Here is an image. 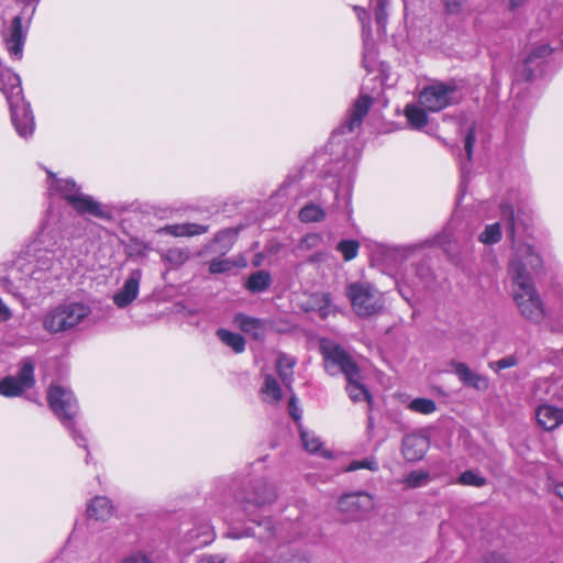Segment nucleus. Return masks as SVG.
<instances>
[{
    "label": "nucleus",
    "mask_w": 563,
    "mask_h": 563,
    "mask_svg": "<svg viewBox=\"0 0 563 563\" xmlns=\"http://www.w3.org/2000/svg\"><path fill=\"white\" fill-rule=\"evenodd\" d=\"M67 254L60 221L49 207L35 238L13 261L8 274L0 277V287L22 300L27 292L57 279L71 265Z\"/></svg>",
    "instance_id": "obj_1"
},
{
    "label": "nucleus",
    "mask_w": 563,
    "mask_h": 563,
    "mask_svg": "<svg viewBox=\"0 0 563 563\" xmlns=\"http://www.w3.org/2000/svg\"><path fill=\"white\" fill-rule=\"evenodd\" d=\"M500 216L514 249V257L508 267L514 301L525 319L539 323L545 318L547 312L532 282V275L542 268V258L529 243L519 240V228L512 206L501 203Z\"/></svg>",
    "instance_id": "obj_2"
},
{
    "label": "nucleus",
    "mask_w": 563,
    "mask_h": 563,
    "mask_svg": "<svg viewBox=\"0 0 563 563\" xmlns=\"http://www.w3.org/2000/svg\"><path fill=\"white\" fill-rule=\"evenodd\" d=\"M277 498L275 486L269 484L265 478L251 479L246 486H244L235 496L236 506L243 511L253 522V527L245 530L244 533L235 532L231 530L228 532V537L233 539H240L242 537H254L258 538L263 542H268L275 538H282L285 540L295 539L306 534L302 527V521L296 520L287 523H282L278 530L273 525L269 518L262 521L257 520L256 512L273 504Z\"/></svg>",
    "instance_id": "obj_3"
},
{
    "label": "nucleus",
    "mask_w": 563,
    "mask_h": 563,
    "mask_svg": "<svg viewBox=\"0 0 563 563\" xmlns=\"http://www.w3.org/2000/svg\"><path fill=\"white\" fill-rule=\"evenodd\" d=\"M321 352L324 357L325 368L329 374H344L346 378V391L352 401L362 400L372 404V395L361 383L362 376L358 365L340 345L324 341L321 343Z\"/></svg>",
    "instance_id": "obj_4"
},
{
    "label": "nucleus",
    "mask_w": 563,
    "mask_h": 563,
    "mask_svg": "<svg viewBox=\"0 0 563 563\" xmlns=\"http://www.w3.org/2000/svg\"><path fill=\"white\" fill-rule=\"evenodd\" d=\"M0 81L2 84L1 89L10 107L11 121L16 133L23 139L32 136L35 129L34 117L30 103L23 98L19 75L9 69L0 71Z\"/></svg>",
    "instance_id": "obj_5"
},
{
    "label": "nucleus",
    "mask_w": 563,
    "mask_h": 563,
    "mask_svg": "<svg viewBox=\"0 0 563 563\" xmlns=\"http://www.w3.org/2000/svg\"><path fill=\"white\" fill-rule=\"evenodd\" d=\"M51 178L48 194L51 197L59 195L79 214L91 216L98 219L109 218L108 212L91 196L81 192L73 179L56 178L48 173Z\"/></svg>",
    "instance_id": "obj_6"
},
{
    "label": "nucleus",
    "mask_w": 563,
    "mask_h": 563,
    "mask_svg": "<svg viewBox=\"0 0 563 563\" xmlns=\"http://www.w3.org/2000/svg\"><path fill=\"white\" fill-rule=\"evenodd\" d=\"M47 400L53 412L70 432L73 440L78 446L87 450V439L75 422L78 415V404L73 391L59 385H52L48 389Z\"/></svg>",
    "instance_id": "obj_7"
},
{
    "label": "nucleus",
    "mask_w": 563,
    "mask_h": 563,
    "mask_svg": "<svg viewBox=\"0 0 563 563\" xmlns=\"http://www.w3.org/2000/svg\"><path fill=\"white\" fill-rule=\"evenodd\" d=\"M90 313V308L79 302H63L49 308L42 318L43 329L57 334L76 328Z\"/></svg>",
    "instance_id": "obj_8"
},
{
    "label": "nucleus",
    "mask_w": 563,
    "mask_h": 563,
    "mask_svg": "<svg viewBox=\"0 0 563 563\" xmlns=\"http://www.w3.org/2000/svg\"><path fill=\"white\" fill-rule=\"evenodd\" d=\"M353 311L360 317L378 313L384 306L382 294L368 282H353L345 288Z\"/></svg>",
    "instance_id": "obj_9"
},
{
    "label": "nucleus",
    "mask_w": 563,
    "mask_h": 563,
    "mask_svg": "<svg viewBox=\"0 0 563 563\" xmlns=\"http://www.w3.org/2000/svg\"><path fill=\"white\" fill-rule=\"evenodd\" d=\"M460 100L461 93L454 80L433 81L419 93V104L430 112L441 111Z\"/></svg>",
    "instance_id": "obj_10"
},
{
    "label": "nucleus",
    "mask_w": 563,
    "mask_h": 563,
    "mask_svg": "<svg viewBox=\"0 0 563 563\" xmlns=\"http://www.w3.org/2000/svg\"><path fill=\"white\" fill-rule=\"evenodd\" d=\"M481 563H554L548 550L542 545L531 544L515 556L505 551H493L483 556Z\"/></svg>",
    "instance_id": "obj_11"
},
{
    "label": "nucleus",
    "mask_w": 563,
    "mask_h": 563,
    "mask_svg": "<svg viewBox=\"0 0 563 563\" xmlns=\"http://www.w3.org/2000/svg\"><path fill=\"white\" fill-rule=\"evenodd\" d=\"M33 385L34 365L29 358H24L16 376H8L0 382V394L4 397H16Z\"/></svg>",
    "instance_id": "obj_12"
},
{
    "label": "nucleus",
    "mask_w": 563,
    "mask_h": 563,
    "mask_svg": "<svg viewBox=\"0 0 563 563\" xmlns=\"http://www.w3.org/2000/svg\"><path fill=\"white\" fill-rule=\"evenodd\" d=\"M29 23L23 26L22 18L12 19L9 27L3 32V41L10 57L20 60L23 57V48L26 40Z\"/></svg>",
    "instance_id": "obj_13"
},
{
    "label": "nucleus",
    "mask_w": 563,
    "mask_h": 563,
    "mask_svg": "<svg viewBox=\"0 0 563 563\" xmlns=\"http://www.w3.org/2000/svg\"><path fill=\"white\" fill-rule=\"evenodd\" d=\"M374 507L373 498L364 492L343 495L339 500V508L351 519H361Z\"/></svg>",
    "instance_id": "obj_14"
},
{
    "label": "nucleus",
    "mask_w": 563,
    "mask_h": 563,
    "mask_svg": "<svg viewBox=\"0 0 563 563\" xmlns=\"http://www.w3.org/2000/svg\"><path fill=\"white\" fill-rule=\"evenodd\" d=\"M551 53L552 48L548 44H540L533 47L518 70L517 79L529 81L536 78L537 73L542 71L543 63Z\"/></svg>",
    "instance_id": "obj_15"
},
{
    "label": "nucleus",
    "mask_w": 563,
    "mask_h": 563,
    "mask_svg": "<svg viewBox=\"0 0 563 563\" xmlns=\"http://www.w3.org/2000/svg\"><path fill=\"white\" fill-rule=\"evenodd\" d=\"M372 106V98L368 96H361L354 103L353 108L351 109L347 118L344 122H342L332 133L331 140L332 142L335 141V139L339 135H343L345 133H351L354 131L355 128H358L364 117L367 114L369 108Z\"/></svg>",
    "instance_id": "obj_16"
},
{
    "label": "nucleus",
    "mask_w": 563,
    "mask_h": 563,
    "mask_svg": "<svg viewBox=\"0 0 563 563\" xmlns=\"http://www.w3.org/2000/svg\"><path fill=\"white\" fill-rule=\"evenodd\" d=\"M354 11L358 18V21L362 24V35L364 43V53H363V66L366 70L373 71L374 62H375V49L374 43L371 37V19L368 12L358 5H355Z\"/></svg>",
    "instance_id": "obj_17"
},
{
    "label": "nucleus",
    "mask_w": 563,
    "mask_h": 563,
    "mask_svg": "<svg viewBox=\"0 0 563 563\" xmlns=\"http://www.w3.org/2000/svg\"><path fill=\"white\" fill-rule=\"evenodd\" d=\"M142 275V271L140 268H135L130 272L122 288L112 297V300L118 308H125L136 299L140 291Z\"/></svg>",
    "instance_id": "obj_18"
},
{
    "label": "nucleus",
    "mask_w": 563,
    "mask_h": 563,
    "mask_svg": "<svg viewBox=\"0 0 563 563\" xmlns=\"http://www.w3.org/2000/svg\"><path fill=\"white\" fill-rule=\"evenodd\" d=\"M452 372L459 377L463 385L476 390H486L488 388L487 377L473 372L467 364L457 361H451Z\"/></svg>",
    "instance_id": "obj_19"
},
{
    "label": "nucleus",
    "mask_w": 563,
    "mask_h": 563,
    "mask_svg": "<svg viewBox=\"0 0 563 563\" xmlns=\"http://www.w3.org/2000/svg\"><path fill=\"white\" fill-rule=\"evenodd\" d=\"M429 448L426 438L410 434L402 440V455L409 462H417L423 459Z\"/></svg>",
    "instance_id": "obj_20"
},
{
    "label": "nucleus",
    "mask_w": 563,
    "mask_h": 563,
    "mask_svg": "<svg viewBox=\"0 0 563 563\" xmlns=\"http://www.w3.org/2000/svg\"><path fill=\"white\" fill-rule=\"evenodd\" d=\"M233 323L244 333L251 335L255 340H263L266 334L265 321L246 316L244 313H236L233 318Z\"/></svg>",
    "instance_id": "obj_21"
},
{
    "label": "nucleus",
    "mask_w": 563,
    "mask_h": 563,
    "mask_svg": "<svg viewBox=\"0 0 563 563\" xmlns=\"http://www.w3.org/2000/svg\"><path fill=\"white\" fill-rule=\"evenodd\" d=\"M536 418L541 428L552 431L563 423V409L551 405H540L536 410Z\"/></svg>",
    "instance_id": "obj_22"
},
{
    "label": "nucleus",
    "mask_w": 563,
    "mask_h": 563,
    "mask_svg": "<svg viewBox=\"0 0 563 563\" xmlns=\"http://www.w3.org/2000/svg\"><path fill=\"white\" fill-rule=\"evenodd\" d=\"M113 510L112 503L104 496H96L87 505V514L96 520H107Z\"/></svg>",
    "instance_id": "obj_23"
},
{
    "label": "nucleus",
    "mask_w": 563,
    "mask_h": 563,
    "mask_svg": "<svg viewBox=\"0 0 563 563\" xmlns=\"http://www.w3.org/2000/svg\"><path fill=\"white\" fill-rule=\"evenodd\" d=\"M271 284V274L266 271H257L249 276L245 288L253 294H257L265 291Z\"/></svg>",
    "instance_id": "obj_24"
},
{
    "label": "nucleus",
    "mask_w": 563,
    "mask_h": 563,
    "mask_svg": "<svg viewBox=\"0 0 563 563\" xmlns=\"http://www.w3.org/2000/svg\"><path fill=\"white\" fill-rule=\"evenodd\" d=\"M426 109L419 104H407L405 109V115L408 120V123L413 129H421L428 123V115L426 113Z\"/></svg>",
    "instance_id": "obj_25"
},
{
    "label": "nucleus",
    "mask_w": 563,
    "mask_h": 563,
    "mask_svg": "<svg viewBox=\"0 0 563 563\" xmlns=\"http://www.w3.org/2000/svg\"><path fill=\"white\" fill-rule=\"evenodd\" d=\"M214 534L209 523H203L199 528L189 531V541L195 542L194 548L205 547L213 541Z\"/></svg>",
    "instance_id": "obj_26"
},
{
    "label": "nucleus",
    "mask_w": 563,
    "mask_h": 563,
    "mask_svg": "<svg viewBox=\"0 0 563 563\" xmlns=\"http://www.w3.org/2000/svg\"><path fill=\"white\" fill-rule=\"evenodd\" d=\"M217 336L223 344L231 347L235 353H242L245 350V340L239 333H234L225 329H219L217 331Z\"/></svg>",
    "instance_id": "obj_27"
},
{
    "label": "nucleus",
    "mask_w": 563,
    "mask_h": 563,
    "mask_svg": "<svg viewBox=\"0 0 563 563\" xmlns=\"http://www.w3.org/2000/svg\"><path fill=\"white\" fill-rule=\"evenodd\" d=\"M295 364L294 357L286 354H282L277 358L278 375L287 387H289L292 382V368Z\"/></svg>",
    "instance_id": "obj_28"
},
{
    "label": "nucleus",
    "mask_w": 563,
    "mask_h": 563,
    "mask_svg": "<svg viewBox=\"0 0 563 563\" xmlns=\"http://www.w3.org/2000/svg\"><path fill=\"white\" fill-rule=\"evenodd\" d=\"M276 563H310L307 554L294 548L280 549Z\"/></svg>",
    "instance_id": "obj_29"
},
{
    "label": "nucleus",
    "mask_w": 563,
    "mask_h": 563,
    "mask_svg": "<svg viewBox=\"0 0 563 563\" xmlns=\"http://www.w3.org/2000/svg\"><path fill=\"white\" fill-rule=\"evenodd\" d=\"M266 401H278L282 398V389L278 382L272 375H266L261 388Z\"/></svg>",
    "instance_id": "obj_30"
},
{
    "label": "nucleus",
    "mask_w": 563,
    "mask_h": 563,
    "mask_svg": "<svg viewBox=\"0 0 563 563\" xmlns=\"http://www.w3.org/2000/svg\"><path fill=\"white\" fill-rule=\"evenodd\" d=\"M503 236L499 222L487 224L478 235V241L485 245H493L500 241Z\"/></svg>",
    "instance_id": "obj_31"
},
{
    "label": "nucleus",
    "mask_w": 563,
    "mask_h": 563,
    "mask_svg": "<svg viewBox=\"0 0 563 563\" xmlns=\"http://www.w3.org/2000/svg\"><path fill=\"white\" fill-rule=\"evenodd\" d=\"M313 308L321 318H327L333 310L332 298L329 292H319L312 296Z\"/></svg>",
    "instance_id": "obj_32"
},
{
    "label": "nucleus",
    "mask_w": 563,
    "mask_h": 563,
    "mask_svg": "<svg viewBox=\"0 0 563 563\" xmlns=\"http://www.w3.org/2000/svg\"><path fill=\"white\" fill-rule=\"evenodd\" d=\"M300 438L303 448L310 452V453H318L320 452L321 455L325 456L328 455L327 451H321L322 443L318 437L314 435V433L300 430Z\"/></svg>",
    "instance_id": "obj_33"
},
{
    "label": "nucleus",
    "mask_w": 563,
    "mask_h": 563,
    "mask_svg": "<svg viewBox=\"0 0 563 563\" xmlns=\"http://www.w3.org/2000/svg\"><path fill=\"white\" fill-rule=\"evenodd\" d=\"M324 217H325L324 210L321 207L313 205V203H309V205L305 206L303 208H301V210L299 212V219L302 222H307V223L321 221L324 219Z\"/></svg>",
    "instance_id": "obj_34"
},
{
    "label": "nucleus",
    "mask_w": 563,
    "mask_h": 563,
    "mask_svg": "<svg viewBox=\"0 0 563 563\" xmlns=\"http://www.w3.org/2000/svg\"><path fill=\"white\" fill-rule=\"evenodd\" d=\"M475 140H476V136H475L474 129L471 128L464 139V152H465L466 162L461 161V173H462L463 177H465V174L470 172L468 165L472 159Z\"/></svg>",
    "instance_id": "obj_35"
},
{
    "label": "nucleus",
    "mask_w": 563,
    "mask_h": 563,
    "mask_svg": "<svg viewBox=\"0 0 563 563\" xmlns=\"http://www.w3.org/2000/svg\"><path fill=\"white\" fill-rule=\"evenodd\" d=\"M412 271L415 273V276H408L406 280L410 286L416 287L419 286L420 284H427L431 277L430 268L426 264H419L415 266Z\"/></svg>",
    "instance_id": "obj_36"
},
{
    "label": "nucleus",
    "mask_w": 563,
    "mask_h": 563,
    "mask_svg": "<svg viewBox=\"0 0 563 563\" xmlns=\"http://www.w3.org/2000/svg\"><path fill=\"white\" fill-rule=\"evenodd\" d=\"M165 260L174 267H179L189 260V251L186 249H169L165 254Z\"/></svg>",
    "instance_id": "obj_37"
},
{
    "label": "nucleus",
    "mask_w": 563,
    "mask_h": 563,
    "mask_svg": "<svg viewBox=\"0 0 563 563\" xmlns=\"http://www.w3.org/2000/svg\"><path fill=\"white\" fill-rule=\"evenodd\" d=\"M456 483L463 486L483 487L486 484V478L479 473L465 471L460 475Z\"/></svg>",
    "instance_id": "obj_38"
},
{
    "label": "nucleus",
    "mask_w": 563,
    "mask_h": 563,
    "mask_svg": "<svg viewBox=\"0 0 563 563\" xmlns=\"http://www.w3.org/2000/svg\"><path fill=\"white\" fill-rule=\"evenodd\" d=\"M409 409L419 413L430 415L435 411L437 405L429 398H416L410 401Z\"/></svg>",
    "instance_id": "obj_39"
},
{
    "label": "nucleus",
    "mask_w": 563,
    "mask_h": 563,
    "mask_svg": "<svg viewBox=\"0 0 563 563\" xmlns=\"http://www.w3.org/2000/svg\"><path fill=\"white\" fill-rule=\"evenodd\" d=\"M429 478L430 475L426 471H412L404 478V483L409 488H417L424 486Z\"/></svg>",
    "instance_id": "obj_40"
},
{
    "label": "nucleus",
    "mask_w": 563,
    "mask_h": 563,
    "mask_svg": "<svg viewBox=\"0 0 563 563\" xmlns=\"http://www.w3.org/2000/svg\"><path fill=\"white\" fill-rule=\"evenodd\" d=\"M360 249V243L355 240H342L336 250L343 255L345 261H351L356 257Z\"/></svg>",
    "instance_id": "obj_41"
},
{
    "label": "nucleus",
    "mask_w": 563,
    "mask_h": 563,
    "mask_svg": "<svg viewBox=\"0 0 563 563\" xmlns=\"http://www.w3.org/2000/svg\"><path fill=\"white\" fill-rule=\"evenodd\" d=\"M361 468H366L369 471H377L378 463L375 457H366L362 461H352L345 468L346 472H354Z\"/></svg>",
    "instance_id": "obj_42"
},
{
    "label": "nucleus",
    "mask_w": 563,
    "mask_h": 563,
    "mask_svg": "<svg viewBox=\"0 0 563 563\" xmlns=\"http://www.w3.org/2000/svg\"><path fill=\"white\" fill-rule=\"evenodd\" d=\"M233 267V262L229 258H213L209 264L211 274H221L229 272Z\"/></svg>",
    "instance_id": "obj_43"
},
{
    "label": "nucleus",
    "mask_w": 563,
    "mask_h": 563,
    "mask_svg": "<svg viewBox=\"0 0 563 563\" xmlns=\"http://www.w3.org/2000/svg\"><path fill=\"white\" fill-rule=\"evenodd\" d=\"M517 364H518V358L515 355H508L498 361L490 362L489 367L496 372H499L501 369L516 366Z\"/></svg>",
    "instance_id": "obj_44"
},
{
    "label": "nucleus",
    "mask_w": 563,
    "mask_h": 563,
    "mask_svg": "<svg viewBox=\"0 0 563 563\" xmlns=\"http://www.w3.org/2000/svg\"><path fill=\"white\" fill-rule=\"evenodd\" d=\"M376 2V22L379 27L385 26L387 0H375Z\"/></svg>",
    "instance_id": "obj_45"
},
{
    "label": "nucleus",
    "mask_w": 563,
    "mask_h": 563,
    "mask_svg": "<svg viewBox=\"0 0 563 563\" xmlns=\"http://www.w3.org/2000/svg\"><path fill=\"white\" fill-rule=\"evenodd\" d=\"M184 229L186 231V236H194L206 233L208 231V225L198 223H184Z\"/></svg>",
    "instance_id": "obj_46"
},
{
    "label": "nucleus",
    "mask_w": 563,
    "mask_h": 563,
    "mask_svg": "<svg viewBox=\"0 0 563 563\" xmlns=\"http://www.w3.org/2000/svg\"><path fill=\"white\" fill-rule=\"evenodd\" d=\"M159 232L168 234V235H173V236H186V231L184 229V223L183 224L165 225L164 228H162L159 230Z\"/></svg>",
    "instance_id": "obj_47"
},
{
    "label": "nucleus",
    "mask_w": 563,
    "mask_h": 563,
    "mask_svg": "<svg viewBox=\"0 0 563 563\" xmlns=\"http://www.w3.org/2000/svg\"><path fill=\"white\" fill-rule=\"evenodd\" d=\"M464 1L465 0H443L446 10L450 13H457L461 10Z\"/></svg>",
    "instance_id": "obj_48"
},
{
    "label": "nucleus",
    "mask_w": 563,
    "mask_h": 563,
    "mask_svg": "<svg viewBox=\"0 0 563 563\" xmlns=\"http://www.w3.org/2000/svg\"><path fill=\"white\" fill-rule=\"evenodd\" d=\"M122 563H152L150 559L141 553L132 554L126 558Z\"/></svg>",
    "instance_id": "obj_49"
},
{
    "label": "nucleus",
    "mask_w": 563,
    "mask_h": 563,
    "mask_svg": "<svg viewBox=\"0 0 563 563\" xmlns=\"http://www.w3.org/2000/svg\"><path fill=\"white\" fill-rule=\"evenodd\" d=\"M197 563H224V559L219 554L202 555Z\"/></svg>",
    "instance_id": "obj_50"
},
{
    "label": "nucleus",
    "mask_w": 563,
    "mask_h": 563,
    "mask_svg": "<svg viewBox=\"0 0 563 563\" xmlns=\"http://www.w3.org/2000/svg\"><path fill=\"white\" fill-rule=\"evenodd\" d=\"M289 412L296 421H298L300 419V415L298 413V408L296 407V398L295 397H291L289 400Z\"/></svg>",
    "instance_id": "obj_51"
},
{
    "label": "nucleus",
    "mask_w": 563,
    "mask_h": 563,
    "mask_svg": "<svg viewBox=\"0 0 563 563\" xmlns=\"http://www.w3.org/2000/svg\"><path fill=\"white\" fill-rule=\"evenodd\" d=\"M235 233L231 230H225V231H221L217 234L216 236V241H221V240H224L227 238L231 239L233 238Z\"/></svg>",
    "instance_id": "obj_52"
},
{
    "label": "nucleus",
    "mask_w": 563,
    "mask_h": 563,
    "mask_svg": "<svg viewBox=\"0 0 563 563\" xmlns=\"http://www.w3.org/2000/svg\"><path fill=\"white\" fill-rule=\"evenodd\" d=\"M550 387H553V384L550 383L548 379H540L537 382L538 389L544 388L547 391H549Z\"/></svg>",
    "instance_id": "obj_53"
},
{
    "label": "nucleus",
    "mask_w": 563,
    "mask_h": 563,
    "mask_svg": "<svg viewBox=\"0 0 563 563\" xmlns=\"http://www.w3.org/2000/svg\"><path fill=\"white\" fill-rule=\"evenodd\" d=\"M319 240V236L316 234H310L303 238L302 243L308 244L309 246L313 245Z\"/></svg>",
    "instance_id": "obj_54"
},
{
    "label": "nucleus",
    "mask_w": 563,
    "mask_h": 563,
    "mask_svg": "<svg viewBox=\"0 0 563 563\" xmlns=\"http://www.w3.org/2000/svg\"><path fill=\"white\" fill-rule=\"evenodd\" d=\"M553 492L563 500V483L554 485Z\"/></svg>",
    "instance_id": "obj_55"
},
{
    "label": "nucleus",
    "mask_w": 563,
    "mask_h": 563,
    "mask_svg": "<svg viewBox=\"0 0 563 563\" xmlns=\"http://www.w3.org/2000/svg\"><path fill=\"white\" fill-rule=\"evenodd\" d=\"M290 187V183L288 180H286L282 187L279 188L278 192H277V196H284L286 195V190Z\"/></svg>",
    "instance_id": "obj_56"
},
{
    "label": "nucleus",
    "mask_w": 563,
    "mask_h": 563,
    "mask_svg": "<svg viewBox=\"0 0 563 563\" xmlns=\"http://www.w3.org/2000/svg\"><path fill=\"white\" fill-rule=\"evenodd\" d=\"M251 563H266V556L257 555L254 559H252Z\"/></svg>",
    "instance_id": "obj_57"
},
{
    "label": "nucleus",
    "mask_w": 563,
    "mask_h": 563,
    "mask_svg": "<svg viewBox=\"0 0 563 563\" xmlns=\"http://www.w3.org/2000/svg\"><path fill=\"white\" fill-rule=\"evenodd\" d=\"M525 0H509L510 7L512 9L520 7Z\"/></svg>",
    "instance_id": "obj_58"
},
{
    "label": "nucleus",
    "mask_w": 563,
    "mask_h": 563,
    "mask_svg": "<svg viewBox=\"0 0 563 563\" xmlns=\"http://www.w3.org/2000/svg\"><path fill=\"white\" fill-rule=\"evenodd\" d=\"M350 201H351V195H350V192H347V194H346V197L344 198V203H345V207H346V208L349 207Z\"/></svg>",
    "instance_id": "obj_59"
},
{
    "label": "nucleus",
    "mask_w": 563,
    "mask_h": 563,
    "mask_svg": "<svg viewBox=\"0 0 563 563\" xmlns=\"http://www.w3.org/2000/svg\"><path fill=\"white\" fill-rule=\"evenodd\" d=\"M90 457H91V455H90V452L88 451V452H87V455H86V463H89V462H90Z\"/></svg>",
    "instance_id": "obj_60"
},
{
    "label": "nucleus",
    "mask_w": 563,
    "mask_h": 563,
    "mask_svg": "<svg viewBox=\"0 0 563 563\" xmlns=\"http://www.w3.org/2000/svg\"><path fill=\"white\" fill-rule=\"evenodd\" d=\"M368 428H373V422H372V418L371 417L368 418Z\"/></svg>",
    "instance_id": "obj_61"
},
{
    "label": "nucleus",
    "mask_w": 563,
    "mask_h": 563,
    "mask_svg": "<svg viewBox=\"0 0 563 563\" xmlns=\"http://www.w3.org/2000/svg\"><path fill=\"white\" fill-rule=\"evenodd\" d=\"M335 199L339 202V194H338V191L335 192Z\"/></svg>",
    "instance_id": "obj_62"
}]
</instances>
